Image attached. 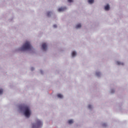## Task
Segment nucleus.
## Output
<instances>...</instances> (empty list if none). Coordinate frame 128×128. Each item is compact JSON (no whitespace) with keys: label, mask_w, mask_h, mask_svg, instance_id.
I'll return each instance as SVG.
<instances>
[{"label":"nucleus","mask_w":128,"mask_h":128,"mask_svg":"<svg viewBox=\"0 0 128 128\" xmlns=\"http://www.w3.org/2000/svg\"><path fill=\"white\" fill-rule=\"evenodd\" d=\"M32 47L30 45V42H26L21 48V50H32Z\"/></svg>","instance_id":"nucleus-1"},{"label":"nucleus","mask_w":128,"mask_h":128,"mask_svg":"<svg viewBox=\"0 0 128 128\" xmlns=\"http://www.w3.org/2000/svg\"><path fill=\"white\" fill-rule=\"evenodd\" d=\"M24 114L26 118H30L32 114V111L28 106H26L24 108Z\"/></svg>","instance_id":"nucleus-2"},{"label":"nucleus","mask_w":128,"mask_h":128,"mask_svg":"<svg viewBox=\"0 0 128 128\" xmlns=\"http://www.w3.org/2000/svg\"><path fill=\"white\" fill-rule=\"evenodd\" d=\"M42 126V122L40 120H36V124H33L32 128H38Z\"/></svg>","instance_id":"nucleus-3"},{"label":"nucleus","mask_w":128,"mask_h":128,"mask_svg":"<svg viewBox=\"0 0 128 128\" xmlns=\"http://www.w3.org/2000/svg\"><path fill=\"white\" fill-rule=\"evenodd\" d=\"M66 10V7L60 8L58 9V12H64Z\"/></svg>","instance_id":"nucleus-4"},{"label":"nucleus","mask_w":128,"mask_h":128,"mask_svg":"<svg viewBox=\"0 0 128 128\" xmlns=\"http://www.w3.org/2000/svg\"><path fill=\"white\" fill-rule=\"evenodd\" d=\"M42 48L43 50H46V43L42 44Z\"/></svg>","instance_id":"nucleus-5"},{"label":"nucleus","mask_w":128,"mask_h":128,"mask_svg":"<svg viewBox=\"0 0 128 128\" xmlns=\"http://www.w3.org/2000/svg\"><path fill=\"white\" fill-rule=\"evenodd\" d=\"M106 10H110V5L107 4L104 8Z\"/></svg>","instance_id":"nucleus-6"},{"label":"nucleus","mask_w":128,"mask_h":128,"mask_svg":"<svg viewBox=\"0 0 128 128\" xmlns=\"http://www.w3.org/2000/svg\"><path fill=\"white\" fill-rule=\"evenodd\" d=\"M82 28V24H78L76 26V28Z\"/></svg>","instance_id":"nucleus-7"},{"label":"nucleus","mask_w":128,"mask_h":128,"mask_svg":"<svg viewBox=\"0 0 128 128\" xmlns=\"http://www.w3.org/2000/svg\"><path fill=\"white\" fill-rule=\"evenodd\" d=\"M57 96L58 98H63V96L62 95V94H57Z\"/></svg>","instance_id":"nucleus-8"},{"label":"nucleus","mask_w":128,"mask_h":128,"mask_svg":"<svg viewBox=\"0 0 128 128\" xmlns=\"http://www.w3.org/2000/svg\"><path fill=\"white\" fill-rule=\"evenodd\" d=\"M74 123V120H70L68 121V124H72Z\"/></svg>","instance_id":"nucleus-9"},{"label":"nucleus","mask_w":128,"mask_h":128,"mask_svg":"<svg viewBox=\"0 0 128 128\" xmlns=\"http://www.w3.org/2000/svg\"><path fill=\"white\" fill-rule=\"evenodd\" d=\"M117 64H118V66H120V64L122 66H124V63L120 62H116Z\"/></svg>","instance_id":"nucleus-10"},{"label":"nucleus","mask_w":128,"mask_h":128,"mask_svg":"<svg viewBox=\"0 0 128 128\" xmlns=\"http://www.w3.org/2000/svg\"><path fill=\"white\" fill-rule=\"evenodd\" d=\"M76 56V52H72V56Z\"/></svg>","instance_id":"nucleus-11"},{"label":"nucleus","mask_w":128,"mask_h":128,"mask_svg":"<svg viewBox=\"0 0 128 128\" xmlns=\"http://www.w3.org/2000/svg\"><path fill=\"white\" fill-rule=\"evenodd\" d=\"M94 0H88V4H94Z\"/></svg>","instance_id":"nucleus-12"},{"label":"nucleus","mask_w":128,"mask_h":128,"mask_svg":"<svg viewBox=\"0 0 128 128\" xmlns=\"http://www.w3.org/2000/svg\"><path fill=\"white\" fill-rule=\"evenodd\" d=\"M96 75L97 76H100V72H96Z\"/></svg>","instance_id":"nucleus-13"},{"label":"nucleus","mask_w":128,"mask_h":128,"mask_svg":"<svg viewBox=\"0 0 128 128\" xmlns=\"http://www.w3.org/2000/svg\"><path fill=\"white\" fill-rule=\"evenodd\" d=\"M4 90L2 89H0V94H2Z\"/></svg>","instance_id":"nucleus-14"},{"label":"nucleus","mask_w":128,"mask_h":128,"mask_svg":"<svg viewBox=\"0 0 128 128\" xmlns=\"http://www.w3.org/2000/svg\"><path fill=\"white\" fill-rule=\"evenodd\" d=\"M88 108H92V105H88Z\"/></svg>","instance_id":"nucleus-15"},{"label":"nucleus","mask_w":128,"mask_h":128,"mask_svg":"<svg viewBox=\"0 0 128 128\" xmlns=\"http://www.w3.org/2000/svg\"><path fill=\"white\" fill-rule=\"evenodd\" d=\"M50 12H48L47 14L48 16H50Z\"/></svg>","instance_id":"nucleus-16"},{"label":"nucleus","mask_w":128,"mask_h":128,"mask_svg":"<svg viewBox=\"0 0 128 128\" xmlns=\"http://www.w3.org/2000/svg\"><path fill=\"white\" fill-rule=\"evenodd\" d=\"M72 0H68V2H72Z\"/></svg>","instance_id":"nucleus-17"},{"label":"nucleus","mask_w":128,"mask_h":128,"mask_svg":"<svg viewBox=\"0 0 128 128\" xmlns=\"http://www.w3.org/2000/svg\"><path fill=\"white\" fill-rule=\"evenodd\" d=\"M53 26H54V28H56V24H54V25Z\"/></svg>","instance_id":"nucleus-18"},{"label":"nucleus","mask_w":128,"mask_h":128,"mask_svg":"<svg viewBox=\"0 0 128 128\" xmlns=\"http://www.w3.org/2000/svg\"><path fill=\"white\" fill-rule=\"evenodd\" d=\"M111 92L112 94H114V90H112Z\"/></svg>","instance_id":"nucleus-19"},{"label":"nucleus","mask_w":128,"mask_h":128,"mask_svg":"<svg viewBox=\"0 0 128 128\" xmlns=\"http://www.w3.org/2000/svg\"><path fill=\"white\" fill-rule=\"evenodd\" d=\"M31 70H34V68H31Z\"/></svg>","instance_id":"nucleus-20"},{"label":"nucleus","mask_w":128,"mask_h":128,"mask_svg":"<svg viewBox=\"0 0 128 128\" xmlns=\"http://www.w3.org/2000/svg\"><path fill=\"white\" fill-rule=\"evenodd\" d=\"M104 126H106V124H104Z\"/></svg>","instance_id":"nucleus-21"}]
</instances>
